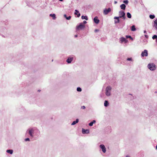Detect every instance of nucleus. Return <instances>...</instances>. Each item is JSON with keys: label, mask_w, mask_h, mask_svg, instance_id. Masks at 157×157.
Instances as JSON below:
<instances>
[{"label": "nucleus", "mask_w": 157, "mask_h": 157, "mask_svg": "<svg viewBox=\"0 0 157 157\" xmlns=\"http://www.w3.org/2000/svg\"><path fill=\"white\" fill-rule=\"evenodd\" d=\"M114 19H117V20H115L114 21V23L115 24L118 23L120 22V20L119 17H114Z\"/></svg>", "instance_id": "13"}, {"label": "nucleus", "mask_w": 157, "mask_h": 157, "mask_svg": "<svg viewBox=\"0 0 157 157\" xmlns=\"http://www.w3.org/2000/svg\"><path fill=\"white\" fill-rule=\"evenodd\" d=\"M98 31V30H97V29H95V32H97V31Z\"/></svg>", "instance_id": "37"}, {"label": "nucleus", "mask_w": 157, "mask_h": 157, "mask_svg": "<svg viewBox=\"0 0 157 157\" xmlns=\"http://www.w3.org/2000/svg\"><path fill=\"white\" fill-rule=\"evenodd\" d=\"M136 30L135 26L134 25H132L131 27V30L132 31H135Z\"/></svg>", "instance_id": "24"}, {"label": "nucleus", "mask_w": 157, "mask_h": 157, "mask_svg": "<svg viewBox=\"0 0 157 157\" xmlns=\"http://www.w3.org/2000/svg\"><path fill=\"white\" fill-rule=\"evenodd\" d=\"M123 2L126 4H127L128 3V0H125L123 1Z\"/></svg>", "instance_id": "28"}, {"label": "nucleus", "mask_w": 157, "mask_h": 157, "mask_svg": "<svg viewBox=\"0 0 157 157\" xmlns=\"http://www.w3.org/2000/svg\"><path fill=\"white\" fill-rule=\"evenodd\" d=\"M36 130L37 132H39V130L36 129L35 128H31L29 129L28 130L30 136L32 137H33L34 136V132Z\"/></svg>", "instance_id": "2"}, {"label": "nucleus", "mask_w": 157, "mask_h": 157, "mask_svg": "<svg viewBox=\"0 0 157 157\" xmlns=\"http://www.w3.org/2000/svg\"><path fill=\"white\" fill-rule=\"evenodd\" d=\"M83 23L84 24H85L87 22L86 21H84L83 22Z\"/></svg>", "instance_id": "34"}, {"label": "nucleus", "mask_w": 157, "mask_h": 157, "mask_svg": "<svg viewBox=\"0 0 157 157\" xmlns=\"http://www.w3.org/2000/svg\"><path fill=\"white\" fill-rule=\"evenodd\" d=\"M96 122V121L95 120H93L89 124V125L90 126H92L93 125V124L95 123Z\"/></svg>", "instance_id": "21"}, {"label": "nucleus", "mask_w": 157, "mask_h": 157, "mask_svg": "<svg viewBox=\"0 0 157 157\" xmlns=\"http://www.w3.org/2000/svg\"><path fill=\"white\" fill-rule=\"evenodd\" d=\"M117 1H115L114 2V3L115 4H117Z\"/></svg>", "instance_id": "36"}, {"label": "nucleus", "mask_w": 157, "mask_h": 157, "mask_svg": "<svg viewBox=\"0 0 157 157\" xmlns=\"http://www.w3.org/2000/svg\"><path fill=\"white\" fill-rule=\"evenodd\" d=\"M75 37H76L77 36V35H75Z\"/></svg>", "instance_id": "40"}, {"label": "nucleus", "mask_w": 157, "mask_h": 157, "mask_svg": "<svg viewBox=\"0 0 157 157\" xmlns=\"http://www.w3.org/2000/svg\"><path fill=\"white\" fill-rule=\"evenodd\" d=\"M64 16L66 18V17H67V15L66 14H64Z\"/></svg>", "instance_id": "35"}, {"label": "nucleus", "mask_w": 157, "mask_h": 157, "mask_svg": "<svg viewBox=\"0 0 157 157\" xmlns=\"http://www.w3.org/2000/svg\"><path fill=\"white\" fill-rule=\"evenodd\" d=\"M126 37L127 38H131V36H126Z\"/></svg>", "instance_id": "32"}, {"label": "nucleus", "mask_w": 157, "mask_h": 157, "mask_svg": "<svg viewBox=\"0 0 157 157\" xmlns=\"http://www.w3.org/2000/svg\"><path fill=\"white\" fill-rule=\"evenodd\" d=\"M125 13L124 11L121 10L119 12V17H119V18H122L124 20L125 19Z\"/></svg>", "instance_id": "4"}, {"label": "nucleus", "mask_w": 157, "mask_h": 157, "mask_svg": "<svg viewBox=\"0 0 157 157\" xmlns=\"http://www.w3.org/2000/svg\"><path fill=\"white\" fill-rule=\"evenodd\" d=\"M81 108L83 109H85L86 108V107L84 106H83L81 107Z\"/></svg>", "instance_id": "33"}, {"label": "nucleus", "mask_w": 157, "mask_h": 157, "mask_svg": "<svg viewBox=\"0 0 157 157\" xmlns=\"http://www.w3.org/2000/svg\"><path fill=\"white\" fill-rule=\"evenodd\" d=\"M155 17V16L154 15H150V18L151 19H153V18H154Z\"/></svg>", "instance_id": "26"}, {"label": "nucleus", "mask_w": 157, "mask_h": 157, "mask_svg": "<svg viewBox=\"0 0 157 157\" xmlns=\"http://www.w3.org/2000/svg\"><path fill=\"white\" fill-rule=\"evenodd\" d=\"M109 105V103L107 101L105 100L104 101V105L105 107L108 106Z\"/></svg>", "instance_id": "18"}, {"label": "nucleus", "mask_w": 157, "mask_h": 157, "mask_svg": "<svg viewBox=\"0 0 157 157\" xmlns=\"http://www.w3.org/2000/svg\"><path fill=\"white\" fill-rule=\"evenodd\" d=\"M99 147L101 150L104 153H105L106 152V150L105 146L104 144H101L100 145Z\"/></svg>", "instance_id": "5"}, {"label": "nucleus", "mask_w": 157, "mask_h": 157, "mask_svg": "<svg viewBox=\"0 0 157 157\" xmlns=\"http://www.w3.org/2000/svg\"><path fill=\"white\" fill-rule=\"evenodd\" d=\"M147 67L151 71H154L156 70V66L154 63H151L148 64Z\"/></svg>", "instance_id": "3"}, {"label": "nucleus", "mask_w": 157, "mask_h": 157, "mask_svg": "<svg viewBox=\"0 0 157 157\" xmlns=\"http://www.w3.org/2000/svg\"><path fill=\"white\" fill-rule=\"evenodd\" d=\"M111 11V9L110 8H108L107 9H105L103 10V13L105 15H107Z\"/></svg>", "instance_id": "7"}, {"label": "nucleus", "mask_w": 157, "mask_h": 157, "mask_svg": "<svg viewBox=\"0 0 157 157\" xmlns=\"http://www.w3.org/2000/svg\"><path fill=\"white\" fill-rule=\"evenodd\" d=\"M73 57L70 56L67 59V62L68 63H71V62L73 60Z\"/></svg>", "instance_id": "10"}, {"label": "nucleus", "mask_w": 157, "mask_h": 157, "mask_svg": "<svg viewBox=\"0 0 157 157\" xmlns=\"http://www.w3.org/2000/svg\"><path fill=\"white\" fill-rule=\"evenodd\" d=\"M25 141H30L29 139V138H27L25 139Z\"/></svg>", "instance_id": "30"}, {"label": "nucleus", "mask_w": 157, "mask_h": 157, "mask_svg": "<svg viewBox=\"0 0 157 157\" xmlns=\"http://www.w3.org/2000/svg\"><path fill=\"white\" fill-rule=\"evenodd\" d=\"M146 33V31L145 30L144 31V33Z\"/></svg>", "instance_id": "39"}, {"label": "nucleus", "mask_w": 157, "mask_h": 157, "mask_svg": "<svg viewBox=\"0 0 157 157\" xmlns=\"http://www.w3.org/2000/svg\"><path fill=\"white\" fill-rule=\"evenodd\" d=\"M71 16H69L68 17H66V19L67 20H69L71 18Z\"/></svg>", "instance_id": "29"}, {"label": "nucleus", "mask_w": 157, "mask_h": 157, "mask_svg": "<svg viewBox=\"0 0 157 157\" xmlns=\"http://www.w3.org/2000/svg\"><path fill=\"white\" fill-rule=\"evenodd\" d=\"M127 60L128 61H132V58H128L127 59Z\"/></svg>", "instance_id": "31"}, {"label": "nucleus", "mask_w": 157, "mask_h": 157, "mask_svg": "<svg viewBox=\"0 0 157 157\" xmlns=\"http://www.w3.org/2000/svg\"><path fill=\"white\" fill-rule=\"evenodd\" d=\"M130 38L132 40H133V38H132L131 37V38Z\"/></svg>", "instance_id": "38"}, {"label": "nucleus", "mask_w": 157, "mask_h": 157, "mask_svg": "<svg viewBox=\"0 0 157 157\" xmlns=\"http://www.w3.org/2000/svg\"><path fill=\"white\" fill-rule=\"evenodd\" d=\"M78 119H76V121H73L72 123L71 124V125H74L76 123H77L78 122Z\"/></svg>", "instance_id": "17"}, {"label": "nucleus", "mask_w": 157, "mask_h": 157, "mask_svg": "<svg viewBox=\"0 0 157 157\" xmlns=\"http://www.w3.org/2000/svg\"><path fill=\"white\" fill-rule=\"evenodd\" d=\"M145 36L147 38V35H145Z\"/></svg>", "instance_id": "41"}, {"label": "nucleus", "mask_w": 157, "mask_h": 157, "mask_svg": "<svg viewBox=\"0 0 157 157\" xmlns=\"http://www.w3.org/2000/svg\"><path fill=\"white\" fill-rule=\"evenodd\" d=\"M148 51L146 50H144L143 52L141 53V56L142 57H144V56H148Z\"/></svg>", "instance_id": "8"}, {"label": "nucleus", "mask_w": 157, "mask_h": 157, "mask_svg": "<svg viewBox=\"0 0 157 157\" xmlns=\"http://www.w3.org/2000/svg\"><path fill=\"white\" fill-rule=\"evenodd\" d=\"M82 19H85L86 20H88V17H87L86 16H82L81 17Z\"/></svg>", "instance_id": "22"}, {"label": "nucleus", "mask_w": 157, "mask_h": 157, "mask_svg": "<svg viewBox=\"0 0 157 157\" xmlns=\"http://www.w3.org/2000/svg\"><path fill=\"white\" fill-rule=\"evenodd\" d=\"M119 41L121 43H126L128 41L125 38L122 37L120 39Z\"/></svg>", "instance_id": "6"}, {"label": "nucleus", "mask_w": 157, "mask_h": 157, "mask_svg": "<svg viewBox=\"0 0 157 157\" xmlns=\"http://www.w3.org/2000/svg\"><path fill=\"white\" fill-rule=\"evenodd\" d=\"M154 26L157 30V19H156L154 22Z\"/></svg>", "instance_id": "15"}, {"label": "nucleus", "mask_w": 157, "mask_h": 157, "mask_svg": "<svg viewBox=\"0 0 157 157\" xmlns=\"http://www.w3.org/2000/svg\"><path fill=\"white\" fill-rule=\"evenodd\" d=\"M152 38L154 40L155 39L156 40L157 39V36L156 35H154L152 36Z\"/></svg>", "instance_id": "25"}, {"label": "nucleus", "mask_w": 157, "mask_h": 157, "mask_svg": "<svg viewBox=\"0 0 157 157\" xmlns=\"http://www.w3.org/2000/svg\"><path fill=\"white\" fill-rule=\"evenodd\" d=\"M120 7L121 9L124 10L125 9L126 6L124 4H123L120 6Z\"/></svg>", "instance_id": "16"}, {"label": "nucleus", "mask_w": 157, "mask_h": 157, "mask_svg": "<svg viewBox=\"0 0 157 157\" xmlns=\"http://www.w3.org/2000/svg\"><path fill=\"white\" fill-rule=\"evenodd\" d=\"M82 132L83 134H88L89 133V130L88 129L85 130L84 128L82 129Z\"/></svg>", "instance_id": "11"}, {"label": "nucleus", "mask_w": 157, "mask_h": 157, "mask_svg": "<svg viewBox=\"0 0 157 157\" xmlns=\"http://www.w3.org/2000/svg\"><path fill=\"white\" fill-rule=\"evenodd\" d=\"M85 27V26L82 24V23H81L80 25L77 27L76 29H84Z\"/></svg>", "instance_id": "9"}, {"label": "nucleus", "mask_w": 157, "mask_h": 157, "mask_svg": "<svg viewBox=\"0 0 157 157\" xmlns=\"http://www.w3.org/2000/svg\"><path fill=\"white\" fill-rule=\"evenodd\" d=\"M126 157H130L129 156L127 155L126 156Z\"/></svg>", "instance_id": "42"}, {"label": "nucleus", "mask_w": 157, "mask_h": 157, "mask_svg": "<svg viewBox=\"0 0 157 157\" xmlns=\"http://www.w3.org/2000/svg\"><path fill=\"white\" fill-rule=\"evenodd\" d=\"M156 149H157V145H156Z\"/></svg>", "instance_id": "43"}, {"label": "nucleus", "mask_w": 157, "mask_h": 157, "mask_svg": "<svg viewBox=\"0 0 157 157\" xmlns=\"http://www.w3.org/2000/svg\"><path fill=\"white\" fill-rule=\"evenodd\" d=\"M77 90L78 91L81 92L82 91V89L80 87H78L77 89Z\"/></svg>", "instance_id": "27"}, {"label": "nucleus", "mask_w": 157, "mask_h": 157, "mask_svg": "<svg viewBox=\"0 0 157 157\" xmlns=\"http://www.w3.org/2000/svg\"><path fill=\"white\" fill-rule=\"evenodd\" d=\"M50 16L51 17H52L53 18V19L54 20H55L56 19V16L55 14H50Z\"/></svg>", "instance_id": "19"}, {"label": "nucleus", "mask_w": 157, "mask_h": 157, "mask_svg": "<svg viewBox=\"0 0 157 157\" xmlns=\"http://www.w3.org/2000/svg\"><path fill=\"white\" fill-rule=\"evenodd\" d=\"M94 22L97 24H98L99 22V20L98 19V17H95L94 18Z\"/></svg>", "instance_id": "12"}, {"label": "nucleus", "mask_w": 157, "mask_h": 157, "mask_svg": "<svg viewBox=\"0 0 157 157\" xmlns=\"http://www.w3.org/2000/svg\"><path fill=\"white\" fill-rule=\"evenodd\" d=\"M127 15L128 18H131V15L129 12H128L127 13Z\"/></svg>", "instance_id": "23"}, {"label": "nucleus", "mask_w": 157, "mask_h": 157, "mask_svg": "<svg viewBox=\"0 0 157 157\" xmlns=\"http://www.w3.org/2000/svg\"><path fill=\"white\" fill-rule=\"evenodd\" d=\"M75 14L77 15V17H79L80 16V14L79 13V11L77 10H75Z\"/></svg>", "instance_id": "14"}, {"label": "nucleus", "mask_w": 157, "mask_h": 157, "mask_svg": "<svg viewBox=\"0 0 157 157\" xmlns=\"http://www.w3.org/2000/svg\"><path fill=\"white\" fill-rule=\"evenodd\" d=\"M13 152V151L12 150H6V152L10 154H12Z\"/></svg>", "instance_id": "20"}, {"label": "nucleus", "mask_w": 157, "mask_h": 157, "mask_svg": "<svg viewBox=\"0 0 157 157\" xmlns=\"http://www.w3.org/2000/svg\"><path fill=\"white\" fill-rule=\"evenodd\" d=\"M112 87L110 86H107L105 88V95L108 97L110 96L111 95Z\"/></svg>", "instance_id": "1"}]
</instances>
